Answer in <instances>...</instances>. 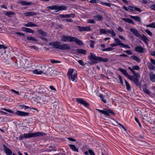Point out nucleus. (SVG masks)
<instances>
[{
	"label": "nucleus",
	"mask_w": 155,
	"mask_h": 155,
	"mask_svg": "<svg viewBox=\"0 0 155 155\" xmlns=\"http://www.w3.org/2000/svg\"><path fill=\"white\" fill-rule=\"evenodd\" d=\"M61 42L58 41H56L51 42H50L48 44V45L51 46H53L54 48L58 49H60L61 45Z\"/></svg>",
	"instance_id": "nucleus-7"
},
{
	"label": "nucleus",
	"mask_w": 155,
	"mask_h": 155,
	"mask_svg": "<svg viewBox=\"0 0 155 155\" xmlns=\"http://www.w3.org/2000/svg\"><path fill=\"white\" fill-rule=\"evenodd\" d=\"M78 29L80 31H84V27L81 26H77V27Z\"/></svg>",
	"instance_id": "nucleus-50"
},
{
	"label": "nucleus",
	"mask_w": 155,
	"mask_h": 155,
	"mask_svg": "<svg viewBox=\"0 0 155 155\" xmlns=\"http://www.w3.org/2000/svg\"><path fill=\"white\" fill-rule=\"evenodd\" d=\"M74 16L75 15L74 14H70L68 15H60L59 17L61 18H69L71 17H74Z\"/></svg>",
	"instance_id": "nucleus-22"
},
{
	"label": "nucleus",
	"mask_w": 155,
	"mask_h": 155,
	"mask_svg": "<svg viewBox=\"0 0 155 155\" xmlns=\"http://www.w3.org/2000/svg\"><path fill=\"white\" fill-rule=\"evenodd\" d=\"M41 99L42 101L45 103H47L48 102V98L45 95L42 96Z\"/></svg>",
	"instance_id": "nucleus-34"
},
{
	"label": "nucleus",
	"mask_w": 155,
	"mask_h": 155,
	"mask_svg": "<svg viewBox=\"0 0 155 155\" xmlns=\"http://www.w3.org/2000/svg\"><path fill=\"white\" fill-rule=\"evenodd\" d=\"M84 31H91V28L90 26L84 27Z\"/></svg>",
	"instance_id": "nucleus-48"
},
{
	"label": "nucleus",
	"mask_w": 155,
	"mask_h": 155,
	"mask_svg": "<svg viewBox=\"0 0 155 155\" xmlns=\"http://www.w3.org/2000/svg\"><path fill=\"white\" fill-rule=\"evenodd\" d=\"M133 68L134 70H138L140 69V67L137 65H136L133 67Z\"/></svg>",
	"instance_id": "nucleus-60"
},
{
	"label": "nucleus",
	"mask_w": 155,
	"mask_h": 155,
	"mask_svg": "<svg viewBox=\"0 0 155 155\" xmlns=\"http://www.w3.org/2000/svg\"><path fill=\"white\" fill-rule=\"evenodd\" d=\"M94 18L98 21L102 20L103 19V17L102 16L98 15L94 16Z\"/></svg>",
	"instance_id": "nucleus-33"
},
{
	"label": "nucleus",
	"mask_w": 155,
	"mask_h": 155,
	"mask_svg": "<svg viewBox=\"0 0 155 155\" xmlns=\"http://www.w3.org/2000/svg\"><path fill=\"white\" fill-rule=\"evenodd\" d=\"M147 27L155 28V22H152L151 24L146 25Z\"/></svg>",
	"instance_id": "nucleus-41"
},
{
	"label": "nucleus",
	"mask_w": 155,
	"mask_h": 155,
	"mask_svg": "<svg viewBox=\"0 0 155 155\" xmlns=\"http://www.w3.org/2000/svg\"><path fill=\"white\" fill-rule=\"evenodd\" d=\"M145 49L141 46H137L135 48V51L140 53H143Z\"/></svg>",
	"instance_id": "nucleus-19"
},
{
	"label": "nucleus",
	"mask_w": 155,
	"mask_h": 155,
	"mask_svg": "<svg viewBox=\"0 0 155 155\" xmlns=\"http://www.w3.org/2000/svg\"><path fill=\"white\" fill-rule=\"evenodd\" d=\"M87 23H88L94 24L95 23V21L94 19H88L87 20Z\"/></svg>",
	"instance_id": "nucleus-51"
},
{
	"label": "nucleus",
	"mask_w": 155,
	"mask_h": 155,
	"mask_svg": "<svg viewBox=\"0 0 155 155\" xmlns=\"http://www.w3.org/2000/svg\"><path fill=\"white\" fill-rule=\"evenodd\" d=\"M130 80L133 81L135 83V84L137 86H140V84L139 82V79L137 78H136L133 76H130V78L129 77L128 78Z\"/></svg>",
	"instance_id": "nucleus-13"
},
{
	"label": "nucleus",
	"mask_w": 155,
	"mask_h": 155,
	"mask_svg": "<svg viewBox=\"0 0 155 155\" xmlns=\"http://www.w3.org/2000/svg\"><path fill=\"white\" fill-rule=\"evenodd\" d=\"M47 8L50 9L51 10H66L67 9L66 7L65 6L57 5L48 6L47 7Z\"/></svg>",
	"instance_id": "nucleus-6"
},
{
	"label": "nucleus",
	"mask_w": 155,
	"mask_h": 155,
	"mask_svg": "<svg viewBox=\"0 0 155 155\" xmlns=\"http://www.w3.org/2000/svg\"><path fill=\"white\" fill-rule=\"evenodd\" d=\"M2 110L11 113H13L14 112L13 111L8 109H6V108H4L2 109Z\"/></svg>",
	"instance_id": "nucleus-59"
},
{
	"label": "nucleus",
	"mask_w": 155,
	"mask_h": 155,
	"mask_svg": "<svg viewBox=\"0 0 155 155\" xmlns=\"http://www.w3.org/2000/svg\"><path fill=\"white\" fill-rule=\"evenodd\" d=\"M24 15L26 16H31L36 15H37V13L32 12H26L24 13Z\"/></svg>",
	"instance_id": "nucleus-23"
},
{
	"label": "nucleus",
	"mask_w": 155,
	"mask_h": 155,
	"mask_svg": "<svg viewBox=\"0 0 155 155\" xmlns=\"http://www.w3.org/2000/svg\"><path fill=\"white\" fill-rule=\"evenodd\" d=\"M122 19L123 20L127 22L128 23H131L134 25L135 24L133 21L130 19L124 18H123Z\"/></svg>",
	"instance_id": "nucleus-30"
},
{
	"label": "nucleus",
	"mask_w": 155,
	"mask_h": 155,
	"mask_svg": "<svg viewBox=\"0 0 155 155\" xmlns=\"http://www.w3.org/2000/svg\"><path fill=\"white\" fill-rule=\"evenodd\" d=\"M90 55L88 56V58L91 61V62H88L89 64L90 65L96 64L98 61L106 62L108 61V59L107 58H104L96 56L91 53H90Z\"/></svg>",
	"instance_id": "nucleus-1"
},
{
	"label": "nucleus",
	"mask_w": 155,
	"mask_h": 155,
	"mask_svg": "<svg viewBox=\"0 0 155 155\" xmlns=\"http://www.w3.org/2000/svg\"><path fill=\"white\" fill-rule=\"evenodd\" d=\"M128 10H133V9H134V10H140V8L137 7L135 6H129L128 7Z\"/></svg>",
	"instance_id": "nucleus-38"
},
{
	"label": "nucleus",
	"mask_w": 155,
	"mask_h": 155,
	"mask_svg": "<svg viewBox=\"0 0 155 155\" xmlns=\"http://www.w3.org/2000/svg\"><path fill=\"white\" fill-rule=\"evenodd\" d=\"M18 2L23 5H29L31 4V2H27L25 1L21 0H19Z\"/></svg>",
	"instance_id": "nucleus-26"
},
{
	"label": "nucleus",
	"mask_w": 155,
	"mask_h": 155,
	"mask_svg": "<svg viewBox=\"0 0 155 155\" xmlns=\"http://www.w3.org/2000/svg\"><path fill=\"white\" fill-rule=\"evenodd\" d=\"M74 41H75L76 43L78 45H83V43L82 41L74 37L73 40V42Z\"/></svg>",
	"instance_id": "nucleus-18"
},
{
	"label": "nucleus",
	"mask_w": 155,
	"mask_h": 155,
	"mask_svg": "<svg viewBox=\"0 0 155 155\" xmlns=\"http://www.w3.org/2000/svg\"><path fill=\"white\" fill-rule=\"evenodd\" d=\"M135 76L136 77V78H138L140 77V74L139 73H136L135 71H134V73H133Z\"/></svg>",
	"instance_id": "nucleus-54"
},
{
	"label": "nucleus",
	"mask_w": 155,
	"mask_h": 155,
	"mask_svg": "<svg viewBox=\"0 0 155 155\" xmlns=\"http://www.w3.org/2000/svg\"><path fill=\"white\" fill-rule=\"evenodd\" d=\"M19 106L20 107H21L22 108H24L25 109H28L29 108H31L30 107H29L28 106L25 105H19Z\"/></svg>",
	"instance_id": "nucleus-52"
},
{
	"label": "nucleus",
	"mask_w": 155,
	"mask_h": 155,
	"mask_svg": "<svg viewBox=\"0 0 155 155\" xmlns=\"http://www.w3.org/2000/svg\"><path fill=\"white\" fill-rule=\"evenodd\" d=\"M107 32L111 34L112 35V36H114L116 35L115 33L113 30H108Z\"/></svg>",
	"instance_id": "nucleus-45"
},
{
	"label": "nucleus",
	"mask_w": 155,
	"mask_h": 155,
	"mask_svg": "<svg viewBox=\"0 0 155 155\" xmlns=\"http://www.w3.org/2000/svg\"><path fill=\"white\" fill-rule=\"evenodd\" d=\"M51 61L52 63H60L61 62L60 61H55L52 59L51 60Z\"/></svg>",
	"instance_id": "nucleus-56"
},
{
	"label": "nucleus",
	"mask_w": 155,
	"mask_h": 155,
	"mask_svg": "<svg viewBox=\"0 0 155 155\" xmlns=\"http://www.w3.org/2000/svg\"><path fill=\"white\" fill-rule=\"evenodd\" d=\"M45 134L42 132H36L34 133H29L24 134L19 137L20 140H22L24 138H28L32 137L43 136Z\"/></svg>",
	"instance_id": "nucleus-2"
},
{
	"label": "nucleus",
	"mask_w": 155,
	"mask_h": 155,
	"mask_svg": "<svg viewBox=\"0 0 155 155\" xmlns=\"http://www.w3.org/2000/svg\"><path fill=\"white\" fill-rule=\"evenodd\" d=\"M100 31L101 34H105L107 32V31L105 30L104 29H100Z\"/></svg>",
	"instance_id": "nucleus-55"
},
{
	"label": "nucleus",
	"mask_w": 155,
	"mask_h": 155,
	"mask_svg": "<svg viewBox=\"0 0 155 155\" xmlns=\"http://www.w3.org/2000/svg\"><path fill=\"white\" fill-rule=\"evenodd\" d=\"M118 77L121 84H122V85H123V82L122 79V77L120 75H119Z\"/></svg>",
	"instance_id": "nucleus-58"
},
{
	"label": "nucleus",
	"mask_w": 155,
	"mask_h": 155,
	"mask_svg": "<svg viewBox=\"0 0 155 155\" xmlns=\"http://www.w3.org/2000/svg\"><path fill=\"white\" fill-rule=\"evenodd\" d=\"M8 48V47L5 46L3 45H0V49H3L4 50V53L1 54V58L4 60L9 61L11 59L10 57V53L9 51L6 52L5 50Z\"/></svg>",
	"instance_id": "nucleus-3"
},
{
	"label": "nucleus",
	"mask_w": 155,
	"mask_h": 155,
	"mask_svg": "<svg viewBox=\"0 0 155 155\" xmlns=\"http://www.w3.org/2000/svg\"><path fill=\"white\" fill-rule=\"evenodd\" d=\"M37 31L38 33L41 35L46 36L47 35V33L46 32H45L41 29H39Z\"/></svg>",
	"instance_id": "nucleus-31"
},
{
	"label": "nucleus",
	"mask_w": 155,
	"mask_h": 155,
	"mask_svg": "<svg viewBox=\"0 0 155 155\" xmlns=\"http://www.w3.org/2000/svg\"><path fill=\"white\" fill-rule=\"evenodd\" d=\"M133 60L137 61L138 62H140L141 60L137 56L134 55H133L130 57Z\"/></svg>",
	"instance_id": "nucleus-32"
},
{
	"label": "nucleus",
	"mask_w": 155,
	"mask_h": 155,
	"mask_svg": "<svg viewBox=\"0 0 155 155\" xmlns=\"http://www.w3.org/2000/svg\"><path fill=\"white\" fill-rule=\"evenodd\" d=\"M27 39L28 40H31L35 41H38L37 39L34 38L30 36L27 37Z\"/></svg>",
	"instance_id": "nucleus-40"
},
{
	"label": "nucleus",
	"mask_w": 155,
	"mask_h": 155,
	"mask_svg": "<svg viewBox=\"0 0 155 155\" xmlns=\"http://www.w3.org/2000/svg\"><path fill=\"white\" fill-rule=\"evenodd\" d=\"M22 29L23 31L26 32L33 33L34 32V31L33 30L28 28L23 27Z\"/></svg>",
	"instance_id": "nucleus-24"
},
{
	"label": "nucleus",
	"mask_w": 155,
	"mask_h": 155,
	"mask_svg": "<svg viewBox=\"0 0 155 155\" xmlns=\"http://www.w3.org/2000/svg\"><path fill=\"white\" fill-rule=\"evenodd\" d=\"M142 118L148 122H150L152 118V114L149 113H146L142 115Z\"/></svg>",
	"instance_id": "nucleus-5"
},
{
	"label": "nucleus",
	"mask_w": 155,
	"mask_h": 155,
	"mask_svg": "<svg viewBox=\"0 0 155 155\" xmlns=\"http://www.w3.org/2000/svg\"><path fill=\"white\" fill-rule=\"evenodd\" d=\"M114 48L112 47H109L107 48L103 49L102 50L103 51H110L113 50Z\"/></svg>",
	"instance_id": "nucleus-46"
},
{
	"label": "nucleus",
	"mask_w": 155,
	"mask_h": 155,
	"mask_svg": "<svg viewBox=\"0 0 155 155\" xmlns=\"http://www.w3.org/2000/svg\"><path fill=\"white\" fill-rule=\"evenodd\" d=\"M44 74H51L53 73L54 70L51 68H47L44 67Z\"/></svg>",
	"instance_id": "nucleus-12"
},
{
	"label": "nucleus",
	"mask_w": 155,
	"mask_h": 155,
	"mask_svg": "<svg viewBox=\"0 0 155 155\" xmlns=\"http://www.w3.org/2000/svg\"><path fill=\"white\" fill-rule=\"evenodd\" d=\"M148 66L150 69L152 70H154L155 69V67L150 63H149L148 64Z\"/></svg>",
	"instance_id": "nucleus-43"
},
{
	"label": "nucleus",
	"mask_w": 155,
	"mask_h": 155,
	"mask_svg": "<svg viewBox=\"0 0 155 155\" xmlns=\"http://www.w3.org/2000/svg\"><path fill=\"white\" fill-rule=\"evenodd\" d=\"M88 152H89V153L91 155H95V154H94V152L91 150L89 149L88 150Z\"/></svg>",
	"instance_id": "nucleus-64"
},
{
	"label": "nucleus",
	"mask_w": 155,
	"mask_h": 155,
	"mask_svg": "<svg viewBox=\"0 0 155 155\" xmlns=\"http://www.w3.org/2000/svg\"><path fill=\"white\" fill-rule=\"evenodd\" d=\"M145 31L147 33L148 35H149L150 36H152L153 35H152V33L150 31H149L148 29L145 30Z\"/></svg>",
	"instance_id": "nucleus-53"
},
{
	"label": "nucleus",
	"mask_w": 155,
	"mask_h": 155,
	"mask_svg": "<svg viewBox=\"0 0 155 155\" xmlns=\"http://www.w3.org/2000/svg\"><path fill=\"white\" fill-rule=\"evenodd\" d=\"M24 25L26 27H30L38 26V25H37L31 22H29L27 24H25Z\"/></svg>",
	"instance_id": "nucleus-27"
},
{
	"label": "nucleus",
	"mask_w": 155,
	"mask_h": 155,
	"mask_svg": "<svg viewBox=\"0 0 155 155\" xmlns=\"http://www.w3.org/2000/svg\"><path fill=\"white\" fill-rule=\"evenodd\" d=\"M74 37L70 36H63L61 39V41L63 42L70 41L73 42Z\"/></svg>",
	"instance_id": "nucleus-9"
},
{
	"label": "nucleus",
	"mask_w": 155,
	"mask_h": 155,
	"mask_svg": "<svg viewBox=\"0 0 155 155\" xmlns=\"http://www.w3.org/2000/svg\"><path fill=\"white\" fill-rule=\"evenodd\" d=\"M115 41L116 42L117 45H119L121 47L122 45H121V44H123L122 42H121L120 40L117 38H115L114 39Z\"/></svg>",
	"instance_id": "nucleus-37"
},
{
	"label": "nucleus",
	"mask_w": 155,
	"mask_h": 155,
	"mask_svg": "<svg viewBox=\"0 0 155 155\" xmlns=\"http://www.w3.org/2000/svg\"><path fill=\"white\" fill-rule=\"evenodd\" d=\"M125 82L126 84L127 89L128 90H130L131 89V87L129 83L126 80H125Z\"/></svg>",
	"instance_id": "nucleus-44"
},
{
	"label": "nucleus",
	"mask_w": 155,
	"mask_h": 155,
	"mask_svg": "<svg viewBox=\"0 0 155 155\" xmlns=\"http://www.w3.org/2000/svg\"><path fill=\"white\" fill-rule=\"evenodd\" d=\"M143 41L147 45H148V43L147 41L148 40L147 38L144 35H140L139 38Z\"/></svg>",
	"instance_id": "nucleus-20"
},
{
	"label": "nucleus",
	"mask_w": 155,
	"mask_h": 155,
	"mask_svg": "<svg viewBox=\"0 0 155 155\" xmlns=\"http://www.w3.org/2000/svg\"><path fill=\"white\" fill-rule=\"evenodd\" d=\"M77 52L79 54H86V51L83 49H78L77 50Z\"/></svg>",
	"instance_id": "nucleus-29"
},
{
	"label": "nucleus",
	"mask_w": 155,
	"mask_h": 155,
	"mask_svg": "<svg viewBox=\"0 0 155 155\" xmlns=\"http://www.w3.org/2000/svg\"><path fill=\"white\" fill-rule=\"evenodd\" d=\"M10 76V74L9 73H5L4 71L0 70V77H3L9 79Z\"/></svg>",
	"instance_id": "nucleus-11"
},
{
	"label": "nucleus",
	"mask_w": 155,
	"mask_h": 155,
	"mask_svg": "<svg viewBox=\"0 0 155 155\" xmlns=\"http://www.w3.org/2000/svg\"><path fill=\"white\" fill-rule=\"evenodd\" d=\"M15 14V13L12 11H9L5 13V15L9 17H11L12 15H14Z\"/></svg>",
	"instance_id": "nucleus-39"
},
{
	"label": "nucleus",
	"mask_w": 155,
	"mask_h": 155,
	"mask_svg": "<svg viewBox=\"0 0 155 155\" xmlns=\"http://www.w3.org/2000/svg\"><path fill=\"white\" fill-rule=\"evenodd\" d=\"M78 62L80 65L83 66L84 65V64L82 60H78Z\"/></svg>",
	"instance_id": "nucleus-62"
},
{
	"label": "nucleus",
	"mask_w": 155,
	"mask_h": 155,
	"mask_svg": "<svg viewBox=\"0 0 155 155\" xmlns=\"http://www.w3.org/2000/svg\"><path fill=\"white\" fill-rule=\"evenodd\" d=\"M97 110L101 113L106 116H109V114H112L114 115L115 114V113L110 110L105 109L104 110H102L99 109H97Z\"/></svg>",
	"instance_id": "nucleus-8"
},
{
	"label": "nucleus",
	"mask_w": 155,
	"mask_h": 155,
	"mask_svg": "<svg viewBox=\"0 0 155 155\" xmlns=\"http://www.w3.org/2000/svg\"><path fill=\"white\" fill-rule=\"evenodd\" d=\"M99 97L101 98V100L104 103H107L106 100L104 99V96L102 94H100L99 95Z\"/></svg>",
	"instance_id": "nucleus-42"
},
{
	"label": "nucleus",
	"mask_w": 155,
	"mask_h": 155,
	"mask_svg": "<svg viewBox=\"0 0 155 155\" xmlns=\"http://www.w3.org/2000/svg\"><path fill=\"white\" fill-rule=\"evenodd\" d=\"M130 31L132 32L134 34L136 37L139 38L140 36V35L138 32L137 30L136 29L131 28L130 29Z\"/></svg>",
	"instance_id": "nucleus-17"
},
{
	"label": "nucleus",
	"mask_w": 155,
	"mask_h": 155,
	"mask_svg": "<svg viewBox=\"0 0 155 155\" xmlns=\"http://www.w3.org/2000/svg\"><path fill=\"white\" fill-rule=\"evenodd\" d=\"M16 114L18 115L21 116H28L29 114V113H28L24 112L23 111H20L19 110H17L16 112Z\"/></svg>",
	"instance_id": "nucleus-15"
},
{
	"label": "nucleus",
	"mask_w": 155,
	"mask_h": 155,
	"mask_svg": "<svg viewBox=\"0 0 155 155\" xmlns=\"http://www.w3.org/2000/svg\"><path fill=\"white\" fill-rule=\"evenodd\" d=\"M118 70L121 71L123 74L126 76L128 78H130V75L127 72L126 70L121 68H119Z\"/></svg>",
	"instance_id": "nucleus-21"
},
{
	"label": "nucleus",
	"mask_w": 155,
	"mask_h": 155,
	"mask_svg": "<svg viewBox=\"0 0 155 155\" xmlns=\"http://www.w3.org/2000/svg\"><path fill=\"white\" fill-rule=\"evenodd\" d=\"M76 101L78 102L83 104L85 107H88V106L89 105V104L82 99L81 98H77L76 99Z\"/></svg>",
	"instance_id": "nucleus-10"
},
{
	"label": "nucleus",
	"mask_w": 155,
	"mask_h": 155,
	"mask_svg": "<svg viewBox=\"0 0 155 155\" xmlns=\"http://www.w3.org/2000/svg\"><path fill=\"white\" fill-rule=\"evenodd\" d=\"M33 72L35 74H42L43 73H44V68H43V70H38V69H36L35 70L33 71Z\"/></svg>",
	"instance_id": "nucleus-25"
},
{
	"label": "nucleus",
	"mask_w": 155,
	"mask_h": 155,
	"mask_svg": "<svg viewBox=\"0 0 155 155\" xmlns=\"http://www.w3.org/2000/svg\"><path fill=\"white\" fill-rule=\"evenodd\" d=\"M3 148L5 152L7 155H11L12 153V152L11 150L4 145H3Z\"/></svg>",
	"instance_id": "nucleus-16"
},
{
	"label": "nucleus",
	"mask_w": 155,
	"mask_h": 155,
	"mask_svg": "<svg viewBox=\"0 0 155 155\" xmlns=\"http://www.w3.org/2000/svg\"><path fill=\"white\" fill-rule=\"evenodd\" d=\"M69 146L70 148L74 151H76L78 152V149L76 148L74 145L70 144Z\"/></svg>",
	"instance_id": "nucleus-36"
},
{
	"label": "nucleus",
	"mask_w": 155,
	"mask_h": 155,
	"mask_svg": "<svg viewBox=\"0 0 155 155\" xmlns=\"http://www.w3.org/2000/svg\"><path fill=\"white\" fill-rule=\"evenodd\" d=\"M90 42H91L90 45V47L92 48H93L94 47V44L95 42V41H94L90 40Z\"/></svg>",
	"instance_id": "nucleus-49"
},
{
	"label": "nucleus",
	"mask_w": 155,
	"mask_h": 155,
	"mask_svg": "<svg viewBox=\"0 0 155 155\" xmlns=\"http://www.w3.org/2000/svg\"><path fill=\"white\" fill-rule=\"evenodd\" d=\"M74 71V70L71 69H69L68 73V75L69 80H71L72 81H74L77 78V74L76 73L72 74Z\"/></svg>",
	"instance_id": "nucleus-4"
},
{
	"label": "nucleus",
	"mask_w": 155,
	"mask_h": 155,
	"mask_svg": "<svg viewBox=\"0 0 155 155\" xmlns=\"http://www.w3.org/2000/svg\"><path fill=\"white\" fill-rule=\"evenodd\" d=\"M124 52L127 54L129 55H131L132 54V52L130 50H127V51H124Z\"/></svg>",
	"instance_id": "nucleus-61"
},
{
	"label": "nucleus",
	"mask_w": 155,
	"mask_h": 155,
	"mask_svg": "<svg viewBox=\"0 0 155 155\" xmlns=\"http://www.w3.org/2000/svg\"><path fill=\"white\" fill-rule=\"evenodd\" d=\"M121 45H122L121 47H124V48H130V47L128 45H125L124 44H121Z\"/></svg>",
	"instance_id": "nucleus-57"
},
{
	"label": "nucleus",
	"mask_w": 155,
	"mask_h": 155,
	"mask_svg": "<svg viewBox=\"0 0 155 155\" xmlns=\"http://www.w3.org/2000/svg\"><path fill=\"white\" fill-rule=\"evenodd\" d=\"M71 49L69 45L68 44H64L61 45L60 50H70Z\"/></svg>",
	"instance_id": "nucleus-14"
},
{
	"label": "nucleus",
	"mask_w": 155,
	"mask_h": 155,
	"mask_svg": "<svg viewBox=\"0 0 155 155\" xmlns=\"http://www.w3.org/2000/svg\"><path fill=\"white\" fill-rule=\"evenodd\" d=\"M143 90L144 92L147 94H150L149 91L146 88H144L143 89Z\"/></svg>",
	"instance_id": "nucleus-63"
},
{
	"label": "nucleus",
	"mask_w": 155,
	"mask_h": 155,
	"mask_svg": "<svg viewBox=\"0 0 155 155\" xmlns=\"http://www.w3.org/2000/svg\"><path fill=\"white\" fill-rule=\"evenodd\" d=\"M24 61H22L21 62H20V63L19 64V66L20 67L22 68H24L25 65V64H24Z\"/></svg>",
	"instance_id": "nucleus-47"
},
{
	"label": "nucleus",
	"mask_w": 155,
	"mask_h": 155,
	"mask_svg": "<svg viewBox=\"0 0 155 155\" xmlns=\"http://www.w3.org/2000/svg\"><path fill=\"white\" fill-rule=\"evenodd\" d=\"M130 17L139 22H141V20L140 17L137 16H133L131 15Z\"/></svg>",
	"instance_id": "nucleus-35"
},
{
	"label": "nucleus",
	"mask_w": 155,
	"mask_h": 155,
	"mask_svg": "<svg viewBox=\"0 0 155 155\" xmlns=\"http://www.w3.org/2000/svg\"><path fill=\"white\" fill-rule=\"evenodd\" d=\"M150 78L151 81L155 82V74L152 72H151L150 74Z\"/></svg>",
	"instance_id": "nucleus-28"
}]
</instances>
